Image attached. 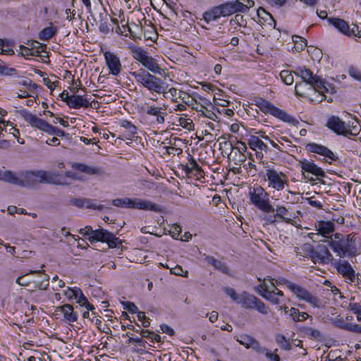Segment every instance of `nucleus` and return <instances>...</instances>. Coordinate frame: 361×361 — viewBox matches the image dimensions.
<instances>
[{
	"mask_svg": "<svg viewBox=\"0 0 361 361\" xmlns=\"http://www.w3.org/2000/svg\"><path fill=\"white\" fill-rule=\"evenodd\" d=\"M39 183L61 185L68 184L63 176L52 171L37 170L20 171L16 173L14 185L26 187Z\"/></svg>",
	"mask_w": 361,
	"mask_h": 361,
	"instance_id": "obj_1",
	"label": "nucleus"
},
{
	"mask_svg": "<svg viewBox=\"0 0 361 361\" xmlns=\"http://www.w3.org/2000/svg\"><path fill=\"white\" fill-rule=\"evenodd\" d=\"M325 242L341 258L355 257L358 254L357 236L355 233L344 235L336 233Z\"/></svg>",
	"mask_w": 361,
	"mask_h": 361,
	"instance_id": "obj_2",
	"label": "nucleus"
},
{
	"mask_svg": "<svg viewBox=\"0 0 361 361\" xmlns=\"http://www.w3.org/2000/svg\"><path fill=\"white\" fill-rule=\"evenodd\" d=\"M252 0H235L227 1L219 6L212 7L203 13V20L209 23L215 21L221 17L229 16L236 12H245L254 6Z\"/></svg>",
	"mask_w": 361,
	"mask_h": 361,
	"instance_id": "obj_3",
	"label": "nucleus"
},
{
	"mask_svg": "<svg viewBox=\"0 0 361 361\" xmlns=\"http://www.w3.org/2000/svg\"><path fill=\"white\" fill-rule=\"evenodd\" d=\"M137 83L140 84L152 93L161 94L164 93L165 87L163 80L147 72L146 70L140 68L137 71L131 73Z\"/></svg>",
	"mask_w": 361,
	"mask_h": 361,
	"instance_id": "obj_4",
	"label": "nucleus"
},
{
	"mask_svg": "<svg viewBox=\"0 0 361 361\" xmlns=\"http://www.w3.org/2000/svg\"><path fill=\"white\" fill-rule=\"evenodd\" d=\"M80 233L85 236H88L91 242L102 241L107 243L111 248L116 247L121 244V240L118 238L104 228L93 230L91 226H86L80 230Z\"/></svg>",
	"mask_w": 361,
	"mask_h": 361,
	"instance_id": "obj_5",
	"label": "nucleus"
},
{
	"mask_svg": "<svg viewBox=\"0 0 361 361\" xmlns=\"http://www.w3.org/2000/svg\"><path fill=\"white\" fill-rule=\"evenodd\" d=\"M295 73L298 76L301 77L303 81L310 85L311 87H313L315 91L322 93L320 101H322L326 97L324 93L329 92L328 87H330V85L328 82L323 81L319 76L314 75L312 71L305 67L298 68Z\"/></svg>",
	"mask_w": 361,
	"mask_h": 361,
	"instance_id": "obj_6",
	"label": "nucleus"
},
{
	"mask_svg": "<svg viewBox=\"0 0 361 361\" xmlns=\"http://www.w3.org/2000/svg\"><path fill=\"white\" fill-rule=\"evenodd\" d=\"M250 203L264 213L274 212V207L271 205L269 194L259 185L250 188L248 192Z\"/></svg>",
	"mask_w": 361,
	"mask_h": 361,
	"instance_id": "obj_7",
	"label": "nucleus"
},
{
	"mask_svg": "<svg viewBox=\"0 0 361 361\" xmlns=\"http://www.w3.org/2000/svg\"><path fill=\"white\" fill-rule=\"evenodd\" d=\"M255 104L263 113L270 114L283 121L290 123L293 120L286 111L276 107L272 103L263 98L257 99Z\"/></svg>",
	"mask_w": 361,
	"mask_h": 361,
	"instance_id": "obj_8",
	"label": "nucleus"
},
{
	"mask_svg": "<svg viewBox=\"0 0 361 361\" xmlns=\"http://www.w3.org/2000/svg\"><path fill=\"white\" fill-rule=\"evenodd\" d=\"M240 299V302L245 309L255 310L264 315L270 312V308L262 300L246 291L241 293Z\"/></svg>",
	"mask_w": 361,
	"mask_h": 361,
	"instance_id": "obj_9",
	"label": "nucleus"
},
{
	"mask_svg": "<svg viewBox=\"0 0 361 361\" xmlns=\"http://www.w3.org/2000/svg\"><path fill=\"white\" fill-rule=\"evenodd\" d=\"M268 186L277 191L284 189L288 185V176L283 172L269 169L266 170Z\"/></svg>",
	"mask_w": 361,
	"mask_h": 361,
	"instance_id": "obj_10",
	"label": "nucleus"
},
{
	"mask_svg": "<svg viewBox=\"0 0 361 361\" xmlns=\"http://www.w3.org/2000/svg\"><path fill=\"white\" fill-rule=\"evenodd\" d=\"M290 290L299 300H303V301L309 303L313 307H316V308L322 307V301L319 299V298L313 295L312 293H310L309 290H307L305 288L294 283Z\"/></svg>",
	"mask_w": 361,
	"mask_h": 361,
	"instance_id": "obj_11",
	"label": "nucleus"
},
{
	"mask_svg": "<svg viewBox=\"0 0 361 361\" xmlns=\"http://www.w3.org/2000/svg\"><path fill=\"white\" fill-rule=\"evenodd\" d=\"M247 145L250 149L255 151L256 158L262 160L264 154L267 153L269 147L267 144L259 137L251 135L247 140Z\"/></svg>",
	"mask_w": 361,
	"mask_h": 361,
	"instance_id": "obj_12",
	"label": "nucleus"
},
{
	"mask_svg": "<svg viewBox=\"0 0 361 361\" xmlns=\"http://www.w3.org/2000/svg\"><path fill=\"white\" fill-rule=\"evenodd\" d=\"M311 260L314 264H328L334 259L333 255L326 246H319L317 250L310 252Z\"/></svg>",
	"mask_w": 361,
	"mask_h": 361,
	"instance_id": "obj_13",
	"label": "nucleus"
},
{
	"mask_svg": "<svg viewBox=\"0 0 361 361\" xmlns=\"http://www.w3.org/2000/svg\"><path fill=\"white\" fill-rule=\"evenodd\" d=\"M306 149L310 152L323 156L325 159L331 161H337L339 159L337 155L326 147L314 142L308 143L306 145Z\"/></svg>",
	"mask_w": 361,
	"mask_h": 361,
	"instance_id": "obj_14",
	"label": "nucleus"
},
{
	"mask_svg": "<svg viewBox=\"0 0 361 361\" xmlns=\"http://www.w3.org/2000/svg\"><path fill=\"white\" fill-rule=\"evenodd\" d=\"M130 208L153 211L159 213H161L164 211L162 206L160 204H157L150 200H142L140 198L132 199Z\"/></svg>",
	"mask_w": 361,
	"mask_h": 361,
	"instance_id": "obj_15",
	"label": "nucleus"
},
{
	"mask_svg": "<svg viewBox=\"0 0 361 361\" xmlns=\"http://www.w3.org/2000/svg\"><path fill=\"white\" fill-rule=\"evenodd\" d=\"M104 59L109 73L115 76L119 75L122 71V65L118 56L113 52L106 51Z\"/></svg>",
	"mask_w": 361,
	"mask_h": 361,
	"instance_id": "obj_16",
	"label": "nucleus"
},
{
	"mask_svg": "<svg viewBox=\"0 0 361 361\" xmlns=\"http://www.w3.org/2000/svg\"><path fill=\"white\" fill-rule=\"evenodd\" d=\"M220 145L221 148L224 147L226 150L229 151L228 158L230 161L233 162L235 166H240L246 161V156L244 154L233 150L231 142L225 141L220 143Z\"/></svg>",
	"mask_w": 361,
	"mask_h": 361,
	"instance_id": "obj_17",
	"label": "nucleus"
},
{
	"mask_svg": "<svg viewBox=\"0 0 361 361\" xmlns=\"http://www.w3.org/2000/svg\"><path fill=\"white\" fill-rule=\"evenodd\" d=\"M315 230L317 231V234L329 240L334 234L335 225L330 221H319L315 224Z\"/></svg>",
	"mask_w": 361,
	"mask_h": 361,
	"instance_id": "obj_18",
	"label": "nucleus"
},
{
	"mask_svg": "<svg viewBox=\"0 0 361 361\" xmlns=\"http://www.w3.org/2000/svg\"><path fill=\"white\" fill-rule=\"evenodd\" d=\"M236 341L242 345L245 346L247 349L252 348L255 352H264V350L262 349V345L259 342L255 339L254 337L247 335L243 334L240 335V337L236 338Z\"/></svg>",
	"mask_w": 361,
	"mask_h": 361,
	"instance_id": "obj_19",
	"label": "nucleus"
},
{
	"mask_svg": "<svg viewBox=\"0 0 361 361\" xmlns=\"http://www.w3.org/2000/svg\"><path fill=\"white\" fill-rule=\"evenodd\" d=\"M338 274L342 275L348 282L350 279L354 278V269H353L350 264L345 260L339 259L335 263L334 265Z\"/></svg>",
	"mask_w": 361,
	"mask_h": 361,
	"instance_id": "obj_20",
	"label": "nucleus"
},
{
	"mask_svg": "<svg viewBox=\"0 0 361 361\" xmlns=\"http://www.w3.org/2000/svg\"><path fill=\"white\" fill-rule=\"evenodd\" d=\"M326 126L338 135H347L346 124L338 116H331L329 118Z\"/></svg>",
	"mask_w": 361,
	"mask_h": 361,
	"instance_id": "obj_21",
	"label": "nucleus"
},
{
	"mask_svg": "<svg viewBox=\"0 0 361 361\" xmlns=\"http://www.w3.org/2000/svg\"><path fill=\"white\" fill-rule=\"evenodd\" d=\"M20 115L24 118L25 121L30 123L32 127L37 128L40 130H42L46 121L38 118L37 116L31 114L26 110L20 111Z\"/></svg>",
	"mask_w": 361,
	"mask_h": 361,
	"instance_id": "obj_22",
	"label": "nucleus"
},
{
	"mask_svg": "<svg viewBox=\"0 0 361 361\" xmlns=\"http://www.w3.org/2000/svg\"><path fill=\"white\" fill-rule=\"evenodd\" d=\"M72 168L89 176H102L104 173V171L99 167H94L82 163L74 162L72 164Z\"/></svg>",
	"mask_w": 361,
	"mask_h": 361,
	"instance_id": "obj_23",
	"label": "nucleus"
},
{
	"mask_svg": "<svg viewBox=\"0 0 361 361\" xmlns=\"http://www.w3.org/2000/svg\"><path fill=\"white\" fill-rule=\"evenodd\" d=\"M56 312H61L63 314L64 319L69 323L75 322L78 320V315L74 312L73 307L69 304H65L56 308Z\"/></svg>",
	"mask_w": 361,
	"mask_h": 361,
	"instance_id": "obj_24",
	"label": "nucleus"
},
{
	"mask_svg": "<svg viewBox=\"0 0 361 361\" xmlns=\"http://www.w3.org/2000/svg\"><path fill=\"white\" fill-rule=\"evenodd\" d=\"M274 211L276 212L275 217H278L279 220L286 224H293V218L294 216L285 206L276 205Z\"/></svg>",
	"mask_w": 361,
	"mask_h": 361,
	"instance_id": "obj_25",
	"label": "nucleus"
},
{
	"mask_svg": "<svg viewBox=\"0 0 361 361\" xmlns=\"http://www.w3.org/2000/svg\"><path fill=\"white\" fill-rule=\"evenodd\" d=\"M68 106L70 108L76 109L81 107L87 109L90 106V102L85 97L73 94L71 96L68 102Z\"/></svg>",
	"mask_w": 361,
	"mask_h": 361,
	"instance_id": "obj_26",
	"label": "nucleus"
},
{
	"mask_svg": "<svg viewBox=\"0 0 361 361\" xmlns=\"http://www.w3.org/2000/svg\"><path fill=\"white\" fill-rule=\"evenodd\" d=\"M301 169L302 171L311 173L314 176L324 177L325 176L324 171L322 168L319 167L314 163L304 160L300 162Z\"/></svg>",
	"mask_w": 361,
	"mask_h": 361,
	"instance_id": "obj_27",
	"label": "nucleus"
},
{
	"mask_svg": "<svg viewBox=\"0 0 361 361\" xmlns=\"http://www.w3.org/2000/svg\"><path fill=\"white\" fill-rule=\"evenodd\" d=\"M121 126L125 128V131L122 135V139L131 140L137 134V127L131 122L123 120L121 123Z\"/></svg>",
	"mask_w": 361,
	"mask_h": 361,
	"instance_id": "obj_28",
	"label": "nucleus"
},
{
	"mask_svg": "<svg viewBox=\"0 0 361 361\" xmlns=\"http://www.w3.org/2000/svg\"><path fill=\"white\" fill-rule=\"evenodd\" d=\"M204 255V261L207 262L209 264L213 266L216 269L220 271L221 272L228 274H229V269L227 267L226 264L224 262H221L213 256L210 255Z\"/></svg>",
	"mask_w": 361,
	"mask_h": 361,
	"instance_id": "obj_29",
	"label": "nucleus"
},
{
	"mask_svg": "<svg viewBox=\"0 0 361 361\" xmlns=\"http://www.w3.org/2000/svg\"><path fill=\"white\" fill-rule=\"evenodd\" d=\"M258 293L262 298H264V299L269 301L271 303L274 305L280 304V298H282L283 296V293L281 290H277L276 291H275L274 290L271 289L270 291H268L267 293H262L259 291Z\"/></svg>",
	"mask_w": 361,
	"mask_h": 361,
	"instance_id": "obj_30",
	"label": "nucleus"
},
{
	"mask_svg": "<svg viewBox=\"0 0 361 361\" xmlns=\"http://www.w3.org/2000/svg\"><path fill=\"white\" fill-rule=\"evenodd\" d=\"M161 107L147 105L145 112L147 115L155 116L156 121L159 124H162L165 121V113L161 112Z\"/></svg>",
	"mask_w": 361,
	"mask_h": 361,
	"instance_id": "obj_31",
	"label": "nucleus"
},
{
	"mask_svg": "<svg viewBox=\"0 0 361 361\" xmlns=\"http://www.w3.org/2000/svg\"><path fill=\"white\" fill-rule=\"evenodd\" d=\"M190 161V167L191 168V178L193 177L197 180H200L204 176V172L202 168L197 164L196 160L190 157L188 159Z\"/></svg>",
	"mask_w": 361,
	"mask_h": 361,
	"instance_id": "obj_32",
	"label": "nucleus"
},
{
	"mask_svg": "<svg viewBox=\"0 0 361 361\" xmlns=\"http://www.w3.org/2000/svg\"><path fill=\"white\" fill-rule=\"evenodd\" d=\"M330 22L341 33L348 36L351 25L350 26L345 20L341 18H333L330 20Z\"/></svg>",
	"mask_w": 361,
	"mask_h": 361,
	"instance_id": "obj_33",
	"label": "nucleus"
},
{
	"mask_svg": "<svg viewBox=\"0 0 361 361\" xmlns=\"http://www.w3.org/2000/svg\"><path fill=\"white\" fill-rule=\"evenodd\" d=\"M257 16L259 18V23L262 25H271L274 23L272 16L263 8H258Z\"/></svg>",
	"mask_w": 361,
	"mask_h": 361,
	"instance_id": "obj_34",
	"label": "nucleus"
},
{
	"mask_svg": "<svg viewBox=\"0 0 361 361\" xmlns=\"http://www.w3.org/2000/svg\"><path fill=\"white\" fill-rule=\"evenodd\" d=\"M142 66L154 73H159L161 68L156 60L152 56H148L146 59L142 61Z\"/></svg>",
	"mask_w": 361,
	"mask_h": 361,
	"instance_id": "obj_35",
	"label": "nucleus"
},
{
	"mask_svg": "<svg viewBox=\"0 0 361 361\" xmlns=\"http://www.w3.org/2000/svg\"><path fill=\"white\" fill-rule=\"evenodd\" d=\"M57 32V27L51 25L49 27L44 28L39 33V38L41 40H49Z\"/></svg>",
	"mask_w": 361,
	"mask_h": 361,
	"instance_id": "obj_36",
	"label": "nucleus"
},
{
	"mask_svg": "<svg viewBox=\"0 0 361 361\" xmlns=\"http://www.w3.org/2000/svg\"><path fill=\"white\" fill-rule=\"evenodd\" d=\"M361 127L357 120L353 122L351 124L346 125L347 135L345 137L355 136L359 134Z\"/></svg>",
	"mask_w": 361,
	"mask_h": 361,
	"instance_id": "obj_37",
	"label": "nucleus"
},
{
	"mask_svg": "<svg viewBox=\"0 0 361 361\" xmlns=\"http://www.w3.org/2000/svg\"><path fill=\"white\" fill-rule=\"evenodd\" d=\"M132 55L135 60L141 63H142V61L148 56L147 52L140 47L133 49Z\"/></svg>",
	"mask_w": 361,
	"mask_h": 361,
	"instance_id": "obj_38",
	"label": "nucleus"
},
{
	"mask_svg": "<svg viewBox=\"0 0 361 361\" xmlns=\"http://www.w3.org/2000/svg\"><path fill=\"white\" fill-rule=\"evenodd\" d=\"M45 271L43 270V269H41V270H30L27 274H25V275H23V276H19L17 279H16V283H18L19 286H27L30 283V281L29 280H27L25 276L26 275H28V274H39L41 273H44Z\"/></svg>",
	"mask_w": 361,
	"mask_h": 361,
	"instance_id": "obj_39",
	"label": "nucleus"
},
{
	"mask_svg": "<svg viewBox=\"0 0 361 361\" xmlns=\"http://www.w3.org/2000/svg\"><path fill=\"white\" fill-rule=\"evenodd\" d=\"M16 173L11 171L0 170V180H3L14 185Z\"/></svg>",
	"mask_w": 361,
	"mask_h": 361,
	"instance_id": "obj_40",
	"label": "nucleus"
},
{
	"mask_svg": "<svg viewBox=\"0 0 361 361\" xmlns=\"http://www.w3.org/2000/svg\"><path fill=\"white\" fill-rule=\"evenodd\" d=\"M131 200L132 199L128 197L124 198H118L115 199L112 201V204L115 207H131Z\"/></svg>",
	"mask_w": 361,
	"mask_h": 361,
	"instance_id": "obj_41",
	"label": "nucleus"
},
{
	"mask_svg": "<svg viewBox=\"0 0 361 361\" xmlns=\"http://www.w3.org/2000/svg\"><path fill=\"white\" fill-rule=\"evenodd\" d=\"M305 334L310 338L315 340H321L322 338L321 332L311 327H307L304 329Z\"/></svg>",
	"mask_w": 361,
	"mask_h": 361,
	"instance_id": "obj_42",
	"label": "nucleus"
},
{
	"mask_svg": "<svg viewBox=\"0 0 361 361\" xmlns=\"http://www.w3.org/2000/svg\"><path fill=\"white\" fill-rule=\"evenodd\" d=\"M78 294H80L81 297L83 298V293L79 288L75 287L74 288H71L68 287L67 290H64V295L69 299L73 298L77 299Z\"/></svg>",
	"mask_w": 361,
	"mask_h": 361,
	"instance_id": "obj_43",
	"label": "nucleus"
},
{
	"mask_svg": "<svg viewBox=\"0 0 361 361\" xmlns=\"http://www.w3.org/2000/svg\"><path fill=\"white\" fill-rule=\"evenodd\" d=\"M280 77L283 82L288 85H292L294 81L293 75L288 70H283L280 73Z\"/></svg>",
	"mask_w": 361,
	"mask_h": 361,
	"instance_id": "obj_44",
	"label": "nucleus"
},
{
	"mask_svg": "<svg viewBox=\"0 0 361 361\" xmlns=\"http://www.w3.org/2000/svg\"><path fill=\"white\" fill-rule=\"evenodd\" d=\"M262 349H263L264 352H258L259 354H264L267 357L269 361H280L279 356L274 353H271L267 348L262 346Z\"/></svg>",
	"mask_w": 361,
	"mask_h": 361,
	"instance_id": "obj_45",
	"label": "nucleus"
},
{
	"mask_svg": "<svg viewBox=\"0 0 361 361\" xmlns=\"http://www.w3.org/2000/svg\"><path fill=\"white\" fill-rule=\"evenodd\" d=\"M276 342L280 345L281 348L284 350H290V345L286 338L283 335H278L276 338Z\"/></svg>",
	"mask_w": 361,
	"mask_h": 361,
	"instance_id": "obj_46",
	"label": "nucleus"
},
{
	"mask_svg": "<svg viewBox=\"0 0 361 361\" xmlns=\"http://www.w3.org/2000/svg\"><path fill=\"white\" fill-rule=\"evenodd\" d=\"M293 38L297 49L302 50L307 46V41L302 37L299 36H293Z\"/></svg>",
	"mask_w": 361,
	"mask_h": 361,
	"instance_id": "obj_47",
	"label": "nucleus"
},
{
	"mask_svg": "<svg viewBox=\"0 0 361 361\" xmlns=\"http://www.w3.org/2000/svg\"><path fill=\"white\" fill-rule=\"evenodd\" d=\"M42 274L44 275V279L37 283L35 287L40 290H45L49 287V276L48 274H44V272Z\"/></svg>",
	"mask_w": 361,
	"mask_h": 361,
	"instance_id": "obj_48",
	"label": "nucleus"
},
{
	"mask_svg": "<svg viewBox=\"0 0 361 361\" xmlns=\"http://www.w3.org/2000/svg\"><path fill=\"white\" fill-rule=\"evenodd\" d=\"M349 75L354 79L361 81V71L353 66H350L348 69Z\"/></svg>",
	"mask_w": 361,
	"mask_h": 361,
	"instance_id": "obj_49",
	"label": "nucleus"
},
{
	"mask_svg": "<svg viewBox=\"0 0 361 361\" xmlns=\"http://www.w3.org/2000/svg\"><path fill=\"white\" fill-rule=\"evenodd\" d=\"M86 208L97 209L101 211L103 210L105 208V207L103 204H97L94 200L88 199L86 204Z\"/></svg>",
	"mask_w": 361,
	"mask_h": 361,
	"instance_id": "obj_50",
	"label": "nucleus"
},
{
	"mask_svg": "<svg viewBox=\"0 0 361 361\" xmlns=\"http://www.w3.org/2000/svg\"><path fill=\"white\" fill-rule=\"evenodd\" d=\"M357 37L360 38L361 37V30H359V27L356 24H352L350 29V33L348 37Z\"/></svg>",
	"mask_w": 361,
	"mask_h": 361,
	"instance_id": "obj_51",
	"label": "nucleus"
},
{
	"mask_svg": "<svg viewBox=\"0 0 361 361\" xmlns=\"http://www.w3.org/2000/svg\"><path fill=\"white\" fill-rule=\"evenodd\" d=\"M181 231H182V228H181L180 226H179L178 224H173L171 226L170 233H171V236L174 239H178V236L180 235V234L181 233Z\"/></svg>",
	"mask_w": 361,
	"mask_h": 361,
	"instance_id": "obj_52",
	"label": "nucleus"
},
{
	"mask_svg": "<svg viewBox=\"0 0 361 361\" xmlns=\"http://www.w3.org/2000/svg\"><path fill=\"white\" fill-rule=\"evenodd\" d=\"M171 273L176 276H183L186 277L188 276V271H184L182 267L176 265L175 267L171 269Z\"/></svg>",
	"mask_w": 361,
	"mask_h": 361,
	"instance_id": "obj_53",
	"label": "nucleus"
},
{
	"mask_svg": "<svg viewBox=\"0 0 361 361\" xmlns=\"http://www.w3.org/2000/svg\"><path fill=\"white\" fill-rule=\"evenodd\" d=\"M224 291L225 293L228 295L233 300L237 301L238 299V295L235 291V290L230 287H224Z\"/></svg>",
	"mask_w": 361,
	"mask_h": 361,
	"instance_id": "obj_54",
	"label": "nucleus"
},
{
	"mask_svg": "<svg viewBox=\"0 0 361 361\" xmlns=\"http://www.w3.org/2000/svg\"><path fill=\"white\" fill-rule=\"evenodd\" d=\"M22 85L25 86L27 90L32 93L37 88V84L32 82L31 80H25L22 82Z\"/></svg>",
	"mask_w": 361,
	"mask_h": 361,
	"instance_id": "obj_55",
	"label": "nucleus"
},
{
	"mask_svg": "<svg viewBox=\"0 0 361 361\" xmlns=\"http://www.w3.org/2000/svg\"><path fill=\"white\" fill-rule=\"evenodd\" d=\"M87 200L86 198H74L71 200V202L78 207H86Z\"/></svg>",
	"mask_w": 361,
	"mask_h": 361,
	"instance_id": "obj_56",
	"label": "nucleus"
},
{
	"mask_svg": "<svg viewBox=\"0 0 361 361\" xmlns=\"http://www.w3.org/2000/svg\"><path fill=\"white\" fill-rule=\"evenodd\" d=\"M198 104L200 106V109H206L207 106H212V102L203 97H198Z\"/></svg>",
	"mask_w": 361,
	"mask_h": 361,
	"instance_id": "obj_57",
	"label": "nucleus"
},
{
	"mask_svg": "<svg viewBox=\"0 0 361 361\" xmlns=\"http://www.w3.org/2000/svg\"><path fill=\"white\" fill-rule=\"evenodd\" d=\"M233 150H235L238 152H241L242 154H244V152L247 150V146L245 142H238L236 146L232 145Z\"/></svg>",
	"mask_w": 361,
	"mask_h": 361,
	"instance_id": "obj_58",
	"label": "nucleus"
},
{
	"mask_svg": "<svg viewBox=\"0 0 361 361\" xmlns=\"http://www.w3.org/2000/svg\"><path fill=\"white\" fill-rule=\"evenodd\" d=\"M124 309L127 310L130 313H137L138 312L137 307L131 302L124 303Z\"/></svg>",
	"mask_w": 361,
	"mask_h": 361,
	"instance_id": "obj_59",
	"label": "nucleus"
},
{
	"mask_svg": "<svg viewBox=\"0 0 361 361\" xmlns=\"http://www.w3.org/2000/svg\"><path fill=\"white\" fill-rule=\"evenodd\" d=\"M275 281L276 285H285L289 290H290L294 284L284 278H279L276 279Z\"/></svg>",
	"mask_w": 361,
	"mask_h": 361,
	"instance_id": "obj_60",
	"label": "nucleus"
},
{
	"mask_svg": "<svg viewBox=\"0 0 361 361\" xmlns=\"http://www.w3.org/2000/svg\"><path fill=\"white\" fill-rule=\"evenodd\" d=\"M180 99L186 104L190 105L193 102L194 99L191 97L188 93L182 91Z\"/></svg>",
	"mask_w": 361,
	"mask_h": 361,
	"instance_id": "obj_61",
	"label": "nucleus"
},
{
	"mask_svg": "<svg viewBox=\"0 0 361 361\" xmlns=\"http://www.w3.org/2000/svg\"><path fill=\"white\" fill-rule=\"evenodd\" d=\"M0 74L4 75H13L17 74V71L16 68H8L6 66H4Z\"/></svg>",
	"mask_w": 361,
	"mask_h": 361,
	"instance_id": "obj_62",
	"label": "nucleus"
},
{
	"mask_svg": "<svg viewBox=\"0 0 361 361\" xmlns=\"http://www.w3.org/2000/svg\"><path fill=\"white\" fill-rule=\"evenodd\" d=\"M181 92H182L181 90H178L174 87H171L169 90V93L171 94V95L173 97L172 99L175 102H176L177 99H180Z\"/></svg>",
	"mask_w": 361,
	"mask_h": 361,
	"instance_id": "obj_63",
	"label": "nucleus"
},
{
	"mask_svg": "<svg viewBox=\"0 0 361 361\" xmlns=\"http://www.w3.org/2000/svg\"><path fill=\"white\" fill-rule=\"evenodd\" d=\"M345 329L352 332L361 334V326L359 324H348Z\"/></svg>",
	"mask_w": 361,
	"mask_h": 361,
	"instance_id": "obj_64",
	"label": "nucleus"
}]
</instances>
